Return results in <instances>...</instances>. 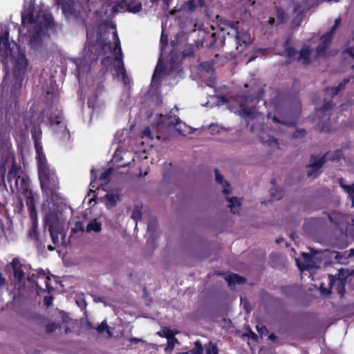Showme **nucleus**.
<instances>
[{
	"mask_svg": "<svg viewBox=\"0 0 354 354\" xmlns=\"http://www.w3.org/2000/svg\"><path fill=\"white\" fill-rule=\"evenodd\" d=\"M48 248L49 250H54V248L52 247L51 245H48Z\"/></svg>",
	"mask_w": 354,
	"mask_h": 354,
	"instance_id": "e2e57ef3",
	"label": "nucleus"
},
{
	"mask_svg": "<svg viewBox=\"0 0 354 354\" xmlns=\"http://www.w3.org/2000/svg\"><path fill=\"white\" fill-rule=\"evenodd\" d=\"M304 135H305V131L302 129V130H298V131H295L294 133L293 136L295 138H298V137H303Z\"/></svg>",
	"mask_w": 354,
	"mask_h": 354,
	"instance_id": "49530a36",
	"label": "nucleus"
},
{
	"mask_svg": "<svg viewBox=\"0 0 354 354\" xmlns=\"http://www.w3.org/2000/svg\"><path fill=\"white\" fill-rule=\"evenodd\" d=\"M347 82H348L347 80H344L343 83H341L339 84L338 87L328 88L327 90V93H328V95H330L331 96L337 95L338 93V91L341 90L342 88V87L344 86V84Z\"/></svg>",
	"mask_w": 354,
	"mask_h": 354,
	"instance_id": "473e14b6",
	"label": "nucleus"
},
{
	"mask_svg": "<svg viewBox=\"0 0 354 354\" xmlns=\"http://www.w3.org/2000/svg\"><path fill=\"white\" fill-rule=\"evenodd\" d=\"M162 66L160 59H159L158 64L156 66V68L155 69L153 77H152V82L155 83L156 81L163 74L162 71Z\"/></svg>",
	"mask_w": 354,
	"mask_h": 354,
	"instance_id": "b1692460",
	"label": "nucleus"
},
{
	"mask_svg": "<svg viewBox=\"0 0 354 354\" xmlns=\"http://www.w3.org/2000/svg\"><path fill=\"white\" fill-rule=\"evenodd\" d=\"M141 3H137L134 6H129L128 10L131 12L136 13L141 10Z\"/></svg>",
	"mask_w": 354,
	"mask_h": 354,
	"instance_id": "4c0bfd02",
	"label": "nucleus"
},
{
	"mask_svg": "<svg viewBox=\"0 0 354 354\" xmlns=\"http://www.w3.org/2000/svg\"><path fill=\"white\" fill-rule=\"evenodd\" d=\"M178 354H203V347L199 342H196L195 343V347L193 349L187 352L179 353Z\"/></svg>",
	"mask_w": 354,
	"mask_h": 354,
	"instance_id": "bb28decb",
	"label": "nucleus"
},
{
	"mask_svg": "<svg viewBox=\"0 0 354 354\" xmlns=\"http://www.w3.org/2000/svg\"><path fill=\"white\" fill-rule=\"evenodd\" d=\"M129 341L131 344H136V343H138V342H145V340H143L142 339L137 338V337L130 338Z\"/></svg>",
	"mask_w": 354,
	"mask_h": 354,
	"instance_id": "de8ad7c7",
	"label": "nucleus"
},
{
	"mask_svg": "<svg viewBox=\"0 0 354 354\" xmlns=\"http://www.w3.org/2000/svg\"><path fill=\"white\" fill-rule=\"evenodd\" d=\"M254 100V97L245 95L239 96L236 101L239 103V107L244 115L254 117V107L253 106Z\"/></svg>",
	"mask_w": 354,
	"mask_h": 354,
	"instance_id": "4468645a",
	"label": "nucleus"
},
{
	"mask_svg": "<svg viewBox=\"0 0 354 354\" xmlns=\"http://www.w3.org/2000/svg\"><path fill=\"white\" fill-rule=\"evenodd\" d=\"M96 330L99 334H102L104 332H105L108 337H111L112 336L111 328L107 325L106 322H102L100 324H99L96 327Z\"/></svg>",
	"mask_w": 354,
	"mask_h": 354,
	"instance_id": "4be33fe9",
	"label": "nucleus"
},
{
	"mask_svg": "<svg viewBox=\"0 0 354 354\" xmlns=\"http://www.w3.org/2000/svg\"><path fill=\"white\" fill-rule=\"evenodd\" d=\"M225 280L228 283L229 286L241 284L245 282V279L243 277H239L236 274H232L227 276L225 277Z\"/></svg>",
	"mask_w": 354,
	"mask_h": 354,
	"instance_id": "6ab92c4d",
	"label": "nucleus"
},
{
	"mask_svg": "<svg viewBox=\"0 0 354 354\" xmlns=\"http://www.w3.org/2000/svg\"><path fill=\"white\" fill-rule=\"evenodd\" d=\"M257 329L261 336L266 335L268 333L267 328L263 325H257Z\"/></svg>",
	"mask_w": 354,
	"mask_h": 354,
	"instance_id": "79ce46f5",
	"label": "nucleus"
},
{
	"mask_svg": "<svg viewBox=\"0 0 354 354\" xmlns=\"http://www.w3.org/2000/svg\"><path fill=\"white\" fill-rule=\"evenodd\" d=\"M272 120L275 122H279V123H282V124H284L285 125H287V126H293L295 124V120H279V119H277L276 117H273L272 118Z\"/></svg>",
	"mask_w": 354,
	"mask_h": 354,
	"instance_id": "e433bc0d",
	"label": "nucleus"
},
{
	"mask_svg": "<svg viewBox=\"0 0 354 354\" xmlns=\"http://www.w3.org/2000/svg\"><path fill=\"white\" fill-rule=\"evenodd\" d=\"M268 337L271 340H274L276 338L275 335L273 333L269 335Z\"/></svg>",
	"mask_w": 354,
	"mask_h": 354,
	"instance_id": "bf43d9fd",
	"label": "nucleus"
},
{
	"mask_svg": "<svg viewBox=\"0 0 354 354\" xmlns=\"http://www.w3.org/2000/svg\"><path fill=\"white\" fill-rule=\"evenodd\" d=\"M102 230V223L96 218L91 221L86 225V232L90 233L91 232L98 233Z\"/></svg>",
	"mask_w": 354,
	"mask_h": 354,
	"instance_id": "a211bd4d",
	"label": "nucleus"
},
{
	"mask_svg": "<svg viewBox=\"0 0 354 354\" xmlns=\"http://www.w3.org/2000/svg\"><path fill=\"white\" fill-rule=\"evenodd\" d=\"M263 142L267 144L270 147H275L277 145V142L274 138H270L268 140H265L263 137L261 138Z\"/></svg>",
	"mask_w": 354,
	"mask_h": 354,
	"instance_id": "ea45409f",
	"label": "nucleus"
},
{
	"mask_svg": "<svg viewBox=\"0 0 354 354\" xmlns=\"http://www.w3.org/2000/svg\"><path fill=\"white\" fill-rule=\"evenodd\" d=\"M277 19L281 22H283L286 19V15H285L284 12L281 9H279V8H277Z\"/></svg>",
	"mask_w": 354,
	"mask_h": 354,
	"instance_id": "a19ab883",
	"label": "nucleus"
},
{
	"mask_svg": "<svg viewBox=\"0 0 354 354\" xmlns=\"http://www.w3.org/2000/svg\"><path fill=\"white\" fill-rule=\"evenodd\" d=\"M112 10H113V12H116V11H118V7H117V6H114L113 7Z\"/></svg>",
	"mask_w": 354,
	"mask_h": 354,
	"instance_id": "052dcab7",
	"label": "nucleus"
},
{
	"mask_svg": "<svg viewBox=\"0 0 354 354\" xmlns=\"http://www.w3.org/2000/svg\"><path fill=\"white\" fill-rule=\"evenodd\" d=\"M350 255L354 256V249H351L350 250Z\"/></svg>",
	"mask_w": 354,
	"mask_h": 354,
	"instance_id": "680f3d73",
	"label": "nucleus"
},
{
	"mask_svg": "<svg viewBox=\"0 0 354 354\" xmlns=\"http://www.w3.org/2000/svg\"><path fill=\"white\" fill-rule=\"evenodd\" d=\"M205 4L204 0H189L187 5L190 10H193L196 7H202Z\"/></svg>",
	"mask_w": 354,
	"mask_h": 354,
	"instance_id": "c85d7f7f",
	"label": "nucleus"
},
{
	"mask_svg": "<svg viewBox=\"0 0 354 354\" xmlns=\"http://www.w3.org/2000/svg\"><path fill=\"white\" fill-rule=\"evenodd\" d=\"M91 186L92 187V189L95 187V186L93 185V180L91 181Z\"/></svg>",
	"mask_w": 354,
	"mask_h": 354,
	"instance_id": "69168bd1",
	"label": "nucleus"
},
{
	"mask_svg": "<svg viewBox=\"0 0 354 354\" xmlns=\"http://www.w3.org/2000/svg\"><path fill=\"white\" fill-rule=\"evenodd\" d=\"M202 68L205 71V72L209 73L211 71L212 65L209 64H204L202 65Z\"/></svg>",
	"mask_w": 354,
	"mask_h": 354,
	"instance_id": "09e8293b",
	"label": "nucleus"
},
{
	"mask_svg": "<svg viewBox=\"0 0 354 354\" xmlns=\"http://www.w3.org/2000/svg\"><path fill=\"white\" fill-rule=\"evenodd\" d=\"M340 23V18L336 19L335 25L330 32L321 37L315 35L308 40L300 50L298 60L303 64H308L317 57L324 55L325 50L332 39V35Z\"/></svg>",
	"mask_w": 354,
	"mask_h": 354,
	"instance_id": "39448f33",
	"label": "nucleus"
},
{
	"mask_svg": "<svg viewBox=\"0 0 354 354\" xmlns=\"http://www.w3.org/2000/svg\"><path fill=\"white\" fill-rule=\"evenodd\" d=\"M105 198L106 199V205L109 207L115 206L119 201V196L118 194H108L106 195Z\"/></svg>",
	"mask_w": 354,
	"mask_h": 354,
	"instance_id": "5701e85b",
	"label": "nucleus"
},
{
	"mask_svg": "<svg viewBox=\"0 0 354 354\" xmlns=\"http://www.w3.org/2000/svg\"><path fill=\"white\" fill-rule=\"evenodd\" d=\"M39 116L37 115H32L30 119L26 120L25 126L27 129H31L37 153L38 175L41 187L44 192L48 194V192H51L57 187L58 179L55 171L48 167L42 151V146L40 142L41 131L39 128Z\"/></svg>",
	"mask_w": 354,
	"mask_h": 354,
	"instance_id": "f03ea898",
	"label": "nucleus"
},
{
	"mask_svg": "<svg viewBox=\"0 0 354 354\" xmlns=\"http://www.w3.org/2000/svg\"><path fill=\"white\" fill-rule=\"evenodd\" d=\"M46 223L49 227L53 243L55 245L64 244L66 232L62 212L57 209H50L46 216Z\"/></svg>",
	"mask_w": 354,
	"mask_h": 354,
	"instance_id": "0eeeda50",
	"label": "nucleus"
},
{
	"mask_svg": "<svg viewBox=\"0 0 354 354\" xmlns=\"http://www.w3.org/2000/svg\"><path fill=\"white\" fill-rule=\"evenodd\" d=\"M339 183L344 192L348 194V197L352 200L351 206L354 207V183L351 185H346L344 180L342 178H339Z\"/></svg>",
	"mask_w": 354,
	"mask_h": 354,
	"instance_id": "f3484780",
	"label": "nucleus"
},
{
	"mask_svg": "<svg viewBox=\"0 0 354 354\" xmlns=\"http://www.w3.org/2000/svg\"><path fill=\"white\" fill-rule=\"evenodd\" d=\"M72 230L75 233L77 232H84V227H83V223L81 221H77Z\"/></svg>",
	"mask_w": 354,
	"mask_h": 354,
	"instance_id": "58836bf2",
	"label": "nucleus"
},
{
	"mask_svg": "<svg viewBox=\"0 0 354 354\" xmlns=\"http://www.w3.org/2000/svg\"><path fill=\"white\" fill-rule=\"evenodd\" d=\"M111 28L113 30V44L109 42L102 44L104 53H110V55H108L102 60V64L107 68L113 69L114 75H121L124 84H127L130 80L124 68L120 41L115 30V26H111Z\"/></svg>",
	"mask_w": 354,
	"mask_h": 354,
	"instance_id": "20e7f679",
	"label": "nucleus"
},
{
	"mask_svg": "<svg viewBox=\"0 0 354 354\" xmlns=\"http://www.w3.org/2000/svg\"><path fill=\"white\" fill-rule=\"evenodd\" d=\"M8 27L0 26V57L7 71L3 82V88L16 95L21 86L23 75L27 66L24 51L14 42L8 39Z\"/></svg>",
	"mask_w": 354,
	"mask_h": 354,
	"instance_id": "f257e3e1",
	"label": "nucleus"
},
{
	"mask_svg": "<svg viewBox=\"0 0 354 354\" xmlns=\"http://www.w3.org/2000/svg\"><path fill=\"white\" fill-rule=\"evenodd\" d=\"M21 186L26 196V205L29 210L30 218L32 222V229L29 231V236L35 237L36 236V228L37 227V214L35 207V200L31 191H28L27 186V180L24 178L21 179Z\"/></svg>",
	"mask_w": 354,
	"mask_h": 354,
	"instance_id": "1a4fd4ad",
	"label": "nucleus"
},
{
	"mask_svg": "<svg viewBox=\"0 0 354 354\" xmlns=\"http://www.w3.org/2000/svg\"><path fill=\"white\" fill-rule=\"evenodd\" d=\"M176 343H178V340L176 337H174V336L172 337H169V339H167V347L165 348V351L171 352Z\"/></svg>",
	"mask_w": 354,
	"mask_h": 354,
	"instance_id": "2f4dec72",
	"label": "nucleus"
},
{
	"mask_svg": "<svg viewBox=\"0 0 354 354\" xmlns=\"http://www.w3.org/2000/svg\"><path fill=\"white\" fill-rule=\"evenodd\" d=\"M218 351L216 345L209 343L206 347V354H218Z\"/></svg>",
	"mask_w": 354,
	"mask_h": 354,
	"instance_id": "72a5a7b5",
	"label": "nucleus"
},
{
	"mask_svg": "<svg viewBox=\"0 0 354 354\" xmlns=\"http://www.w3.org/2000/svg\"><path fill=\"white\" fill-rule=\"evenodd\" d=\"M157 334L161 337H166L167 339H169V337H174L172 331L167 328L162 329L161 331L158 332Z\"/></svg>",
	"mask_w": 354,
	"mask_h": 354,
	"instance_id": "f704fd0d",
	"label": "nucleus"
},
{
	"mask_svg": "<svg viewBox=\"0 0 354 354\" xmlns=\"http://www.w3.org/2000/svg\"><path fill=\"white\" fill-rule=\"evenodd\" d=\"M215 178L217 183L222 184L223 187V192L225 194H227L230 192V190L228 189V184L225 182L223 181V176L221 174H220L217 170H215Z\"/></svg>",
	"mask_w": 354,
	"mask_h": 354,
	"instance_id": "393cba45",
	"label": "nucleus"
},
{
	"mask_svg": "<svg viewBox=\"0 0 354 354\" xmlns=\"http://www.w3.org/2000/svg\"><path fill=\"white\" fill-rule=\"evenodd\" d=\"M44 114H46V115H48V114H49V111H48V110H46V111L44 112Z\"/></svg>",
	"mask_w": 354,
	"mask_h": 354,
	"instance_id": "0e129e2a",
	"label": "nucleus"
},
{
	"mask_svg": "<svg viewBox=\"0 0 354 354\" xmlns=\"http://www.w3.org/2000/svg\"><path fill=\"white\" fill-rule=\"evenodd\" d=\"M62 112L57 108H52L51 115L48 120L51 126L56 124L59 127L60 131L64 134H68L66 127L64 124L62 122Z\"/></svg>",
	"mask_w": 354,
	"mask_h": 354,
	"instance_id": "2eb2a0df",
	"label": "nucleus"
},
{
	"mask_svg": "<svg viewBox=\"0 0 354 354\" xmlns=\"http://www.w3.org/2000/svg\"><path fill=\"white\" fill-rule=\"evenodd\" d=\"M3 176L5 174L6 168L10 167V169H9L8 174V180L10 182H12V180L15 181L14 185L15 187L18 189V180L19 178V176H18V172H19V168L15 163L14 158L12 156H8L6 157V159L5 160V162L3 164Z\"/></svg>",
	"mask_w": 354,
	"mask_h": 354,
	"instance_id": "ddd939ff",
	"label": "nucleus"
},
{
	"mask_svg": "<svg viewBox=\"0 0 354 354\" xmlns=\"http://www.w3.org/2000/svg\"><path fill=\"white\" fill-rule=\"evenodd\" d=\"M351 223H352V225H354V219H353V220L351 221Z\"/></svg>",
	"mask_w": 354,
	"mask_h": 354,
	"instance_id": "774afa93",
	"label": "nucleus"
},
{
	"mask_svg": "<svg viewBox=\"0 0 354 354\" xmlns=\"http://www.w3.org/2000/svg\"><path fill=\"white\" fill-rule=\"evenodd\" d=\"M93 58H88L85 57L84 59L82 58H73L72 60L76 65V68L78 71L77 77H79L81 73H84L88 67V62Z\"/></svg>",
	"mask_w": 354,
	"mask_h": 354,
	"instance_id": "dca6fc26",
	"label": "nucleus"
},
{
	"mask_svg": "<svg viewBox=\"0 0 354 354\" xmlns=\"http://www.w3.org/2000/svg\"><path fill=\"white\" fill-rule=\"evenodd\" d=\"M271 195L274 200H279L282 197V194L281 192H279L277 194H274L273 191L271 192Z\"/></svg>",
	"mask_w": 354,
	"mask_h": 354,
	"instance_id": "3c124183",
	"label": "nucleus"
},
{
	"mask_svg": "<svg viewBox=\"0 0 354 354\" xmlns=\"http://www.w3.org/2000/svg\"><path fill=\"white\" fill-rule=\"evenodd\" d=\"M35 4L34 0H26L21 13L23 26L30 24V28L33 29L32 32H30V43L32 47L39 45L43 29L48 28L52 24V17L50 14L35 13Z\"/></svg>",
	"mask_w": 354,
	"mask_h": 354,
	"instance_id": "7ed1b4c3",
	"label": "nucleus"
},
{
	"mask_svg": "<svg viewBox=\"0 0 354 354\" xmlns=\"http://www.w3.org/2000/svg\"><path fill=\"white\" fill-rule=\"evenodd\" d=\"M91 173L92 178H94V180H95L97 177L95 169H91Z\"/></svg>",
	"mask_w": 354,
	"mask_h": 354,
	"instance_id": "4d7b16f0",
	"label": "nucleus"
},
{
	"mask_svg": "<svg viewBox=\"0 0 354 354\" xmlns=\"http://www.w3.org/2000/svg\"><path fill=\"white\" fill-rule=\"evenodd\" d=\"M342 156V151H335V154L334 156L332 155L330 153H328L325 156L319 158H315L312 160L311 163L308 167V169L307 171V175L309 177L315 178L319 174V170L322 167V166L324 165L325 161L326 160H337L339 159Z\"/></svg>",
	"mask_w": 354,
	"mask_h": 354,
	"instance_id": "f8f14e48",
	"label": "nucleus"
},
{
	"mask_svg": "<svg viewBox=\"0 0 354 354\" xmlns=\"http://www.w3.org/2000/svg\"><path fill=\"white\" fill-rule=\"evenodd\" d=\"M156 125L160 126L162 130L168 128L169 129H174L175 131L178 132L180 134L183 133V129L182 126H185L182 124L180 119L176 118L175 115H162L160 114L157 117Z\"/></svg>",
	"mask_w": 354,
	"mask_h": 354,
	"instance_id": "9b49d317",
	"label": "nucleus"
},
{
	"mask_svg": "<svg viewBox=\"0 0 354 354\" xmlns=\"http://www.w3.org/2000/svg\"><path fill=\"white\" fill-rule=\"evenodd\" d=\"M346 52L351 56L354 57V52L353 49H348Z\"/></svg>",
	"mask_w": 354,
	"mask_h": 354,
	"instance_id": "6e6d98bb",
	"label": "nucleus"
},
{
	"mask_svg": "<svg viewBox=\"0 0 354 354\" xmlns=\"http://www.w3.org/2000/svg\"><path fill=\"white\" fill-rule=\"evenodd\" d=\"M268 23L270 25H273L274 23V19L272 18V17H270L269 19H268Z\"/></svg>",
	"mask_w": 354,
	"mask_h": 354,
	"instance_id": "13d9d810",
	"label": "nucleus"
},
{
	"mask_svg": "<svg viewBox=\"0 0 354 354\" xmlns=\"http://www.w3.org/2000/svg\"><path fill=\"white\" fill-rule=\"evenodd\" d=\"M252 60H253V57H251V58L248 61V62H251V61H252Z\"/></svg>",
	"mask_w": 354,
	"mask_h": 354,
	"instance_id": "338daca9",
	"label": "nucleus"
},
{
	"mask_svg": "<svg viewBox=\"0 0 354 354\" xmlns=\"http://www.w3.org/2000/svg\"><path fill=\"white\" fill-rule=\"evenodd\" d=\"M352 273H354V270H353L351 272H349V271L348 270H344V269L339 270V279L340 283L342 286H344V283L346 279V277H348Z\"/></svg>",
	"mask_w": 354,
	"mask_h": 354,
	"instance_id": "cd10ccee",
	"label": "nucleus"
},
{
	"mask_svg": "<svg viewBox=\"0 0 354 354\" xmlns=\"http://www.w3.org/2000/svg\"><path fill=\"white\" fill-rule=\"evenodd\" d=\"M5 283V279L2 277L1 274L0 273V287Z\"/></svg>",
	"mask_w": 354,
	"mask_h": 354,
	"instance_id": "5fc2aeb1",
	"label": "nucleus"
},
{
	"mask_svg": "<svg viewBox=\"0 0 354 354\" xmlns=\"http://www.w3.org/2000/svg\"><path fill=\"white\" fill-rule=\"evenodd\" d=\"M57 327H58V325L57 324L50 323L46 326V330L48 332L50 333V332L55 330L57 328Z\"/></svg>",
	"mask_w": 354,
	"mask_h": 354,
	"instance_id": "37998d69",
	"label": "nucleus"
},
{
	"mask_svg": "<svg viewBox=\"0 0 354 354\" xmlns=\"http://www.w3.org/2000/svg\"><path fill=\"white\" fill-rule=\"evenodd\" d=\"M238 24V22L234 24L229 21H224L221 22L219 27L222 31L227 30V35H232L235 37L237 44L236 48L239 49L240 48V51H241L250 44L251 38L248 32L239 30Z\"/></svg>",
	"mask_w": 354,
	"mask_h": 354,
	"instance_id": "6e6552de",
	"label": "nucleus"
},
{
	"mask_svg": "<svg viewBox=\"0 0 354 354\" xmlns=\"http://www.w3.org/2000/svg\"><path fill=\"white\" fill-rule=\"evenodd\" d=\"M330 107H331V104H330V102H327V103H326V104L323 106V107H322V110H320V111H319V112L322 113V112L326 111H327L328 109H330Z\"/></svg>",
	"mask_w": 354,
	"mask_h": 354,
	"instance_id": "8fccbe9b",
	"label": "nucleus"
},
{
	"mask_svg": "<svg viewBox=\"0 0 354 354\" xmlns=\"http://www.w3.org/2000/svg\"><path fill=\"white\" fill-rule=\"evenodd\" d=\"M214 84H215V80L214 78L210 79L209 81L207 82V85L211 87L214 86Z\"/></svg>",
	"mask_w": 354,
	"mask_h": 354,
	"instance_id": "864d4df0",
	"label": "nucleus"
},
{
	"mask_svg": "<svg viewBox=\"0 0 354 354\" xmlns=\"http://www.w3.org/2000/svg\"><path fill=\"white\" fill-rule=\"evenodd\" d=\"M284 54H286L289 57H293L296 55V51L292 47H290L289 41H287L285 44Z\"/></svg>",
	"mask_w": 354,
	"mask_h": 354,
	"instance_id": "7c9ffc66",
	"label": "nucleus"
},
{
	"mask_svg": "<svg viewBox=\"0 0 354 354\" xmlns=\"http://www.w3.org/2000/svg\"><path fill=\"white\" fill-rule=\"evenodd\" d=\"M131 217L136 221V225L138 221L141 218V207L137 205L134 207Z\"/></svg>",
	"mask_w": 354,
	"mask_h": 354,
	"instance_id": "c756f323",
	"label": "nucleus"
},
{
	"mask_svg": "<svg viewBox=\"0 0 354 354\" xmlns=\"http://www.w3.org/2000/svg\"><path fill=\"white\" fill-rule=\"evenodd\" d=\"M329 218L331 222L334 223L336 225H340L342 222L344 220V216L341 214L333 213L329 216Z\"/></svg>",
	"mask_w": 354,
	"mask_h": 354,
	"instance_id": "a878e982",
	"label": "nucleus"
},
{
	"mask_svg": "<svg viewBox=\"0 0 354 354\" xmlns=\"http://www.w3.org/2000/svg\"><path fill=\"white\" fill-rule=\"evenodd\" d=\"M57 3L62 5L63 12L65 13V15L72 13V0H57Z\"/></svg>",
	"mask_w": 354,
	"mask_h": 354,
	"instance_id": "aec40b11",
	"label": "nucleus"
},
{
	"mask_svg": "<svg viewBox=\"0 0 354 354\" xmlns=\"http://www.w3.org/2000/svg\"><path fill=\"white\" fill-rule=\"evenodd\" d=\"M112 172L111 169H108L105 170L100 176V180L103 183H106L109 180V177Z\"/></svg>",
	"mask_w": 354,
	"mask_h": 354,
	"instance_id": "c9c22d12",
	"label": "nucleus"
},
{
	"mask_svg": "<svg viewBox=\"0 0 354 354\" xmlns=\"http://www.w3.org/2000/svg\"><path fill=\"white\" fill-rule=\"evenodd\" d=\"M143 136L149 138L150 139H153V136L149 127H147L145 129L143 132Z\"/></svg>",
	"mask_w": 354,
	"mask_h": 354,
	"instance_id": "c03bdc74",
	"label": "nucleus"
},
{
	"mask_svg": "<svg viewBox=\"0 0 354 354\" xmlns=\"http://www.w3.org/2000/svg\"><path fill=\"white\" fill-rule=\"evenodd\" d=\"M322 261V254L320 252H315L313 254L302 253V258L296 259L297 265L301 271L318 268Z\"/></svg>",
	"mask_w": 354,
	"mask_h": 354,
	"instance_id": "9d476101",
	"label": "nucleus"
},
{
	"mask_svg": "<svg viewBox=\"0 0 354 354\" xmlns=\"http://www.w3.org/2000/svg\"><path fill=\"white\" fill-rule=\"evenodd\" d=\"M217 100V106H221L227 102V100L223 97H218Z\"/></svg>",
	"mask_w": 354,
	"mask_h": 354,
	"instance_id": "a18cd8bd",
	"label": "nucleus"
},
{
	"mask_svg": "<svg viewBox=\"0 0 354 354\" xmlns=\"http://www.w3.org/2000/svg\"><path fill=\"white\" fill-rule=\"evenodd\" d=\"M44 304L46 306H49L51 303H52V298L51 297H46L44 299Z\"/></svg>",
	"mask_w": 354,
	"mask_h": 354,
	"instance_id": "603ef678",
	"label": "nucleus"
},
{
	"mask_svg": "<svg viewBox=\"0 0 354 354\" xmlns=\"http://www.w3.org/2000/svg\"><path fill=\"white\" fill-rule=\"evenodd\" d=\"M12 267L14 272V277L19 282H23L26 279L35 283V287L42 290V285L48 291L51 288V278L46 275L43 270H31L30 266L22 264L19 260L14 259L12 261Z\"/></svg>",
	"mask_w": 354,
	"mask_h": 354,
	"instance_id": "423d86ee",
	"label": "nucleus"
},
{
	"mask_svg": "<svg viewBox=\"0 0 354 354\" xmlns=\"http://www.w3.org/2000/svg\"><path fill=\"white\" fill-rule=\"evenodd\" d=\"M229 202V207H230L232 213L238 214L240 206V201L237 198H227Z\"/></svg>",
	"mask_w": 354,
	"mask_h": 354,
	"instance_id": "412c9836",
	"label": "nucleus"
}]
</instances>
